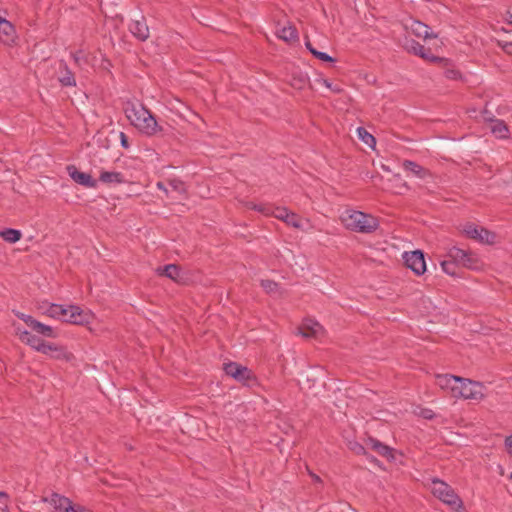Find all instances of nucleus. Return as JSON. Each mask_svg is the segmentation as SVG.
Returning a JSON list of instances; mask_svg holds the SVG:
<instances>
[{"label":"nucleus","instance_id":"13","mask_svg":"<svg viewBox=\"0 0 512 512\" xmlns=\"http://www.w3.org/2000/svg\"><path fill=\"white\" fill-rule=\"evenodd\" d=\"M298 330L305 338H318L323 334V327L318 322L311 319L305 320Z\"/></svg>","mask_w":512,"mask_h":512},{"label":"nucleus","instance_id":"7","mask_svg":"<svg viewBox=\"0 0 512 512\" xmlns=\"http://www.w3.org/2000/svg\"><path fill=\"white\" fill-rule=\"evenodd\" d=\"M53 507V512H89L82 506H74L71 500L65 496L53 493L50 498H44Z\"/></svg>","mask_w":512,"mask_h":512},{"label":"nucleus","instance_id":"38","mask_svg":"<svg viewBox=\"0 0 512 512\" xmlns=\"http://www.w3.org/2000/svg\"><path fill=\"white\" fill-rule=\"evenodd\" d=\"M14 314L19 318L21 319L22 321H24L31 329L33 328L34 326V323L36 322V319H34L32 316L30 315H27V314H24L22 312H19V311H15Z\"/></svg>","mask_w":512,"mask_h":512},{"label":"nucleus","instance_id":"39","mask_svg":"<svg viewBox=\"0 0 512 512\" xmlns=\"http://www.w3.org/2000/svg\"><path fill=\"white\" fill-rule=\"evenodd\" d=\"M71 56L77 66H81L82 63L87 62V58L82 51L73 52L71 53Z\"/></svg>","mask_w":512,"mask_h":512},{"label":"nucleus","instance_id":"40","mask_svg":"<svg viewBox=\"0 0 512 512\" xmlns=\"http://www.w3.org/2000/svg\"><path fill=\"white\" fill-rule=\"evenodd\" d=\"M320 82L325 86L327 87L328 89H330L332 92L334 93H340L342 91V88L338 85H333L329 80L327 79H321Z\"/></svg>","mask_w":512,"mask_h":512},{"label":"nucleus","instance_id":"10","mask_svg":"<svg viewBox=\"0 0 512 512\" xmlns=\"http://www.w3.org/2000/svg\"><path fill=\"white\" fill-rule=\"evenodd\" d=\"M448 257L463 267L470 269L477 268V259L473 255L458 247H452L448 252Z\"/></svg>","mask_w":512,"mask_h":512},{"label":"nucleus","instance_id":"14","mask_svg":"<svg viewBox=\"0 0 512 512\" xmlns=\"http://www.w3.org/2000/svg\"><path fill=\"white\" fill-rule=\"evenodd\" d=\"M129 30L140 41L149 38V28L143 16L140 19L132 20L129 24Z\"/></svg>","mask_w":512,"mask_h":512},{"label":"nucleus","instance_id":"22","mask_svg":"<svg viewBox=\"0 0 512 512\" xmlns=\"http://www.w3.org/2000/svg\"><path fill=\"white\" fill-rule=\"evenodd\" d=\"M60 73L58 80L63 86H75L76 80L73 72L69 69L67 64L64 61H60Z\"/></svg>","mask_w":512,"mask_h":512},{"label":"nucleus","instance_id":"6","mask_svg":"<svg viewBox=\"0 0 512 512\" xmlns=\"http://www.w3.org/2000/svg\"><path fill=\"white\" fill-rule=\"evenodd\" d=\"M224 371L228 376L245 385L250 386L256 382V377L253 372L247 367L242 366L236 362L226 363L224 365Z\"/></svg>","mask_w":512,"mask_h":512},{"label":"nucleus","instance_id":"34","mask_svg":"<svg viewBox=\"0 0 512 512\" xmlns=\"http://www.w3.org/2000/svg\"><path fill=\"white\" fill-rule=\"evenodd\" d=\"M261 287L269 294L277 293L279 290V285L273 280H261Z\"/></svg>","mask_w":512,"mask_h":512},{"label":"nucleus","instance_id":"30","mask_svg":"<svg viewBox=\"0 0 512 512\" xmlns=\"http://www.w3.org/2000/svg\"><path fill=\"white\" fill-rule=\"evenodd\" d=\"M357 135L361 139L363 143H365L369 147H374L376 144L375 137L370 134L365 128L358 127L357 128Z\"/></svg>","mask_w":512,"mask_h":512},{"label":"nucleus","instance_id":"55","mask_svg":"<svg viewBox=\"0 0 512 512\" xmlns=\"http://www.w3.org/2000/svg\"><path fill=\"white\" fill-rule=\"evenodd\" d=\"M509 478H510V480H512V473L510 474Z\"/></svg>","mask_w":512,"mask_h":512},{"label":"nucleus","instance_id":"16","mask_svg":"<svg viewBox=\"0 0 512 512\" xmlns=\"http://www.w3.org/2000/svg\"><path fill=\"white\" fill-rule=\"evenodd\" d=\"M15 28L10 21L0 16V40L9 44L14 41Z\"/></svg>","mask_w":512,"mask_h":512},{"label":"nucleus","instance_id":"27","mask_svg":"<svg viewBox=\"0 0 512 512\" xmlns=\"http://www.w3.org/2000/svg\"><path fill=\"white\" fill-rule=\"evenodd\" d=\"M50 357L56 360H64L66 362H69L74 358L71 352L67 351L65 347L60 345L53 347V352H51Z\"/></svg>","mask_w":512,"mask_h":512},{"label":"nucleus","instance_id":"29","mask_svg":"<svg viewBox=\"0 0 512 512\" xmlns=\"http://www.w3.org/2000/svg\"><path fill=\"white\" fill-rule=\"evenodd\" d=\"M21 232L16 229L7 228L0 231V237L8 243H16L21 239Z\"/></svg>","mask_w":512,"mask_h":512},{"label":"nucleus","instance_id":"52","mask_svg":"<svg viewBox=\"0 0 512 512\" xmlns=\"http://www.w3.org/2000/svg\"><path fill=\"white\" fill-rule=\"evenodd\" d=\"M312 477L315 481H320V478L317 475H312Z\"/></svg>","mask_w":512,"mask_h":512},{"label":"nucleus","instance_id":"8","mask_svg":"<svg viewBox=\"0 0 512 512\" xmlns=\"http://www.w3.org/2000/svg\"><path fill=\"white\" fill-rule=\"evenodd\" d=\"M466 235L484 244H495L497 242L496 233L483 227H477L474 224H467L464 228Z\"/></svg>","mask_w":512,"mask_h":512},{"label":"nucleus","instance_id":"23","mask_svg":"<svg viewBox=\"0 0 512 512\" xmlns=\"http://www.w3.org/2000/svg\"><path fill=\"white\" fill-rule=\"evenodd\" d=\"M99 180L106 184H122L126 182L124 175L116 171H102Z\"/></svg>","mask_w":512,"mask_h":512},{"label":"nucleus","instance_id":"24","mask_svg":"<svg viewBox=\"0 0 512 512\" xmlns=\"http://www.w3.org/2000/svg\"><path fill=\"white\" fill-rule=\"evenodd\" d=\"M156 272L160 276H165V277H167L169 279H172L174 281H178L179 274H180V269L175 264H168V265H166L164 267H158L156 269Z\"/></svg>","mask_w":512,"mask_h":512},{"label":"nucleus","instance_id":"47","mask_svg":"<svg viewBox=\"0 0 512 512\" xmlns=\"http://www.w3.org/2000/svg\"><path fill=\"white\" fill-rule=\"evenodd\" d=\"M502 48L507 54L512 55V42L505 43Z\"/></svg>","mask_w":512,"mask_h":512},{"label":"nucleus","instance_id":"12","mask_svg":"<svg viewBox=\"0 0 512 512\" xmlns=\"http://www.w3.org/2000/svg\"><path fill=\"white\" fill-rule=\"evenodd\" d=\"M273 216L279 220L284 221L286 224L294 227V228H301V218L293 213L290 212L285 207H275V211H273Z\"/></svg>","mask_w":512,"mask_h":512},{"label":"nucleus","instance_id":"11","mask_svg":"<svg viewBox=\"0 0 512 512\" xmlns=\"http://www.w3.org/2000/svg\"><path fill=\"white\" fill-rule=\"evenodd\" d=\"M69 176L78 184L87 188H96L97 181L88 173L79 171L74 165L67 166Z\"/></svg>","mask_w":512,"mask_h":512},{"label":"nucleus","instance_id":"54","mask_svg":"<svg viewBox=\"0 0 512 512\" xmlns=\"http://www.w3.org/2000/svg\"><path fill=\"white\" fill-rule=\"evenodd\" d=\"M510 23L512 24V15L510 16Z\"/></svg>","mask_w":512,"mask_h":512},{"label":"nucleus","instance_id":"28","mask_svg":"<svg viewBox=\"0 0 512 512\" xmlns=\"http://www.w3.org/2000/svg\"><path fill=\"white\" fill-rule=\"evenodd\" d=\"M32 330L37 332L38 334L48 337V338H56L57 337V333L51 326L45 325L37 320L34 323Z\"/></svg>","mask_w":512,"mask_h":512},{"label":"nucleus","instance_id":"33","mask_svg":"<svg viewBox=\"0 0 512 512\" xmlns=\"http://www.w3.org/2000/svg\"><path fill=\"white\" fill-rule=\"evenodd\" d=\"M168 184L171 188V192H175L179 195L186 194V186L185 183L179 179H171L168 181Z\"/></svg>","mask_w":512,"mask_h":512},{"label":"nucleus","instance_id":"2","mask_svg":"<svg viewBox=\"0 0 512 512\" xmlns=\"http://www.w3.org/2000/svg\"><path fill=\"white\" fill-rule=\"evenodd\" d=\"M344 226L359 233H372L379 227V221L376 217L361 211L347 210L341 216Z\"/></svg>","mask_w":512,"mask_h":512},{"label":"nucleus","instance_id":"32","mask_svg":"<svg viewBox=\"0 0 512 512\" xmlns=\"http://www.w3.org/2000/svg\"><path fill=\"white\" fill-rule=\"evenodd\" d=\"M308 83V78L306 75L299 73L298 75H294L290 81V84L293 88L301 90Z\"/></svg>","mask_w":512,"mask_h":512},{"label":"nucleus","instance_id":"15","mask_svg":"<svg viewBox=\"0 0 512 512\" xmlns=\"http://www.w3.org/2000/svg\"><path fill=\"white\" fill-rule=\"evenodd\" d=\"M407 49L413 52L415 55H418L421 58L428 60L430 62L442 61L441 58L433 56L430 49L425 48L418 42L411 41L410 44H407Z\"/></svg>","mask_w":512,"mask_h":512},{"label":"nucleus","instance_id":"43","mask_svg":"<svg viewBox=\"0 0 512 512\" xmlns=\"http://www.w3.org/2000/svg\"><path fill=\"white\" fill-rule=\"evenodd\" d=\"M350 448L356 454H365V447L359 443H353Z\"/></svg>","mask_w":512,"mask_h":512},{"label":"nucleus","instance_id":"51","mask_svg":"<svg viewBox=\"0 0 512 512\" xmlns=\"http://www.w3.org/2000/svg\"><path fill=\"white\" fill-rule=\"evenodd\" d=\"M48 303H43L39 309L42 310V313L44 314V311H48V306H46Z\"/></svg>","mask_w":512,"mask_h":512},{"label":"nucleus","instance_id":"19","mask_svg":"<svg viewBox=\"0 0 512 512\" xmlns=\"http://www.w3.org/2000/svg\"><path fill=\"white\" fill-rule=\"evenodd\" d=\"M402 167L406 172H409L420 179H425L431 175L428 169L410 160H405L402 163Z\"/></svg>","mask_w":512,"mask_h":512},{"label":"nucleus","instance_id":"35","mask_svg":"<svg viewBox=\"0 0 512 512\" xmlns=\"http://www.w3.org/2000/svg\"><path fill=\"white\" fill-rule=\"evenodd\" d=\"M457 265L458 264L455 263L454 261H452L451 259L444 260L441 262V267H442L443 271L446 274L451 275V276H455L457 274V272H456Z\"/></svg>","mask_w":512,"mask_h":512},{"label":"nucleus","instance_id":"18","mask_svg":"<svg viewBox=\"0 0 512 512\" xmlns=\"http://www.w3.org/2000/svg\"><path fill=\"white\" fill-rule=\"evenodd\" d=\"M17 334L19 335V339L31 346L33 349H35L36 351H40L41 350V347L44 343V340H42L41 338H39L38 336L36 335H33L32 333L26 331V330H21L20 328H17Z\"/></svg>","mask_w":512,"mask_h":512},{"label":"nucleus","instance_id":"49","mask_svg":"<svg viewBox=\"0 0 512 512\" xmlns=\"http://www.w3.org/2000/svg\"><path fill=\"white\" fill-rule=\"evenodd\" d=\"M305 46H306V48L309 50V52H310V53H311V49H315V48L312 46V44H311V42H310L309 40H306V41H305Z\"/></svg>","mask_w":512,"mask_h":512},{"label":"nucleus","instance_id":"9","mask_svg":"<svg viewBox=\"0 0 512 512\" xmlns=\"http://www.w3.org/2000/svg\"><path fill=\"white\" fill-rule=\"evenodd\" d=\"M405 264L410 268L416 275H422L426 271V262L424 254L420 250L405 252L404 253Z\"/></svg>","mask_w":512,"mask_h":512},{"label":"nucleus","instance_id":"25","mask_svg":"<svg viewBox=\"0 0 512 512\" xmlns=\"http://www.w3.org/2000/svg\"><path fill=\"white\" fill-rule=\"evenodd\" d=\"M491 132L498 138L505 139L509 136V129L503 120H493L491 124Z\"/></svg>","mask_w":512,"mask_h":512},{"label":"nucleus","instance_id":"46","mask_svg":"<svg viewBox=\"0 0 512 512\" xmlns=\"http://www.w3.org/2000/svg\"><path fill=\"white\" fill-rule=\"evenodd\" d=\"M120 138H121V145L124 148H128L129 144H128L127 136L123 132H121L120 133Z\"/></svg>","mask_w":512,"mask_h":512},{"label":"nucleus","instance_id":"36","mask_svg":"<svg viewBox=\"0 0 512 512\" xmlns=\"http://www.w3.org/2000/svg\"><path fill=\"white\" fill-rule=\"evenodd\" d=\"M46 306H48V311H44V314L48 317L58 319L59 313L62 312V305L52 303Z\"/></svg>","mask_w":512,"mask_h":512},{"label":"nucleus","instance_id":"53","mask_svg":"<svg viewBox=\"0 0 512 512\" xmlns=\"http://www.w3.org/2000/svg\"><path fill=\"white\" fill-rule=\"evenodd\" d=\"M403 187L406 189H409L408 185L406 183H403Z\"/></svg>","mask_w":512,"mask_h":512},{"label":"nucleus","instance_id":"5","mask_svg":"<svg viewBox=\"0 0 512 512\" xmlns=\"http://www.w3.org/2000/svg\"><path fill=\"white\" fill-rule=\"evenodd\" d=\"M91 318L92 315L90 312L82 310L77 305H70L68 307L62 306V312L59 313L58 320L83 325L89 323Z\"/></svg>","mask_w":512,"mask_h":512},{"label":"nucleus","instance_id":"41","mask_svg":"<svg viewBox=\"0 0 512 512\" xmlns=\"http://www.w3.org/2000/svg\"><path fill=\"white\" fill-rule=\"evenodd\" d=\"M444 75L446 78L452 79V80H457L461 76L460 72L455 69H446L444 72Z\"/></svg>","mask_w":512,"mask_h":512},{"label":"nucleus","instance_id":"31","mask_svg":"<svg viewBox=\"0 0 512 512\" xmlns=\"http://www.w3.org/2000/svg\"><path fill=\"white\" fill-rule=\"evenodd\" d=\"M247 208L256 210L266 216H273V211H275V207L268 204H255L253 202L247 203Z\"/></svg>","mask_w":512,"mask_h":512},{"label":"nucleus","instance_id":"20","mask_svg":"<svg viewBox=\"0 0 512 512\" xmlns=\"http://www.w3.org/2000/svg\"><path fill=\"white\" fill-rule=\"evenodd\" d=\"M458 376L450 374H439L436 376V384L443 390L448 391L451 396L453 395L454 386L458 385Z\"/></svg>","mask_w":512,"mask_h":512},{"label":"nucleus","instance_id":"45","mask_svg":"<svg viewBox=\"0 0 512 512\" xmlns=\"http://www.w3.org/2000/svg\"><path fill=\"white\" fill-rule=\"evenodd\" d=\"M505 444H506L508 453L510 455H512V435L506 438Z\"/></svg>","mask_w":512,"mask_h":512},{"label":"nucleus","instance_id":"1","mask_svg":"<svg viewBox=\"0 0 512 512\" xmlns=\"http://www.w3.org/2000/svg\"><path fill=\"white\" fill-rule=\"evenodd\" d=\"M124 112L130 123L146 136H156L163 131L153 114L141 103L127 101Z\"/></svg>","mask_w":512,"mask_h":512},{"label":"nucleus","instance_id":"44","mask_svg":"<svg viewBox=\"0 0 512 512\" xmlns=\"http://www.w3.org/2000/svg\"><path fill=\"white\" fill-rule=\"evenodd\" d=\"M8 495L5 492H0V510L7 507Z\"/></svg>","mask_w":512,"mask_h":512},{"label":"nucleus","instance_id":"4","mask_svg":"<svg viewBox=\"0 0 512 512\" xmlns=\"http://www.w3.org/2000/svg\"><path fill=\"white\" fill-rule=\"evenodd\" d=\"M456 386L453 388L454 398L479 400L484 396V387L481 383L458 377Z\"/></svg>","mask_w":512,"mask_h":512},{"label":"nucleus","instance_id":"26","mask_svg":"<svg viewBox=\"0 0 512 512\" xmlns=\"http://www.w3.org/2000/svg\"><path fill=\"white\" fill-rule=\"evenodd\" d=\"M277 36L285 42H292L298 39V33L295 27L285 26L282 27L278 32Z\"/></svg>","mask_w":512,"mask_h":512},{"label":"nucleus","instance_id":"37","mask_svg":"<svg viewBox=\"0 0 512 512\" xmlns=\"http://www.w3.org/2000/svg\"><path fill=\"white\" fill-rule=\"evenodd\" d=\"M311 54L321 61L332 63L335 62V59L329 56L327 53L318 51L316 49H311Z\"/></svg>","mask_w":512,"mask_h":512},{"label":"nucleus","instance_id":"42","mask_svg":"<svg viewBox=\"0 0 512 512\" xmlns=\"http://www.w3.org/2000/svg\"><path fill=\"white\" fill-rule=\"evenodd\" d=\"M53 347H56V344L47 343L44 341V343L41 347V350L39 352L50 356L51 352H53Z\"/></svg>","mask_w":512,"mask_h":512},{"label":"nucleus","instance_id":"50","mask_svg":"<svg viewBox=\"0 0 512 512\" xmlns=\"http://www.w3.org/2000/svg\"><path fill=\"white\" fill-rule=\"evenodd\" d=\"M48 303H43L39 309L42 310V313L44 314V311H48V306H46Z\"/></svg>","mask_w":512,"mask_h":512},{"label":"nucleus","instance_id":"21","mask_svg":"<svg viewBox=\"0 0 512 512\" xmlns=\"http://www.w3.org/2000/svg\"><path fill=\"white\" fill-rule=\"evenodd\" d=\"M409 28L411 32L419 38L427 39L436 37V35L432 33L431 28L420 21H412Z\"/></svg>","mask_w":512,"mask_h":512},{"label":"nucleus","instance_id":"3","mask_svg":"<svg viewBox=\"0 0 512 512\" xmlns=\"http://www.w3.org/2000/svg\"><path fill=\"white\" fill-rule=\"evenodd\" d=\"M432 494L451 509L458 511L462 508V500L455 493L454 489L446 482L433 478L430 483Z\"/></svg>","mask_w":512,"mask_h":512},{"label":"nucleus","instance_id":"48","mask_svg":"<svg viewBox=\"0 0 512 512\" xmlns=\"http://www.w3.org/2000/svg\"><path fill=\"white\" fill-rule=\"evenodd\" d=\"M156 186L158 189L164 191L167 196H169V190L165 187L163 182H158Z\"/></svg>","mask_w":512,"mask_h":512},{"label":"nucleus","instance_id":"17","mask_svg":"<svg viewBox=\"0 0 512 512\" xmlns=\"http://www.w3.org/2000/svg\"><path fill=\"white\" fill-rule=\"evenodd\" d=\"M366 445H367V447L374 450L380 456H383L387 459L394 458L393 449L390 448L389 446L383 444L382 442H380L379 440H377L375 438H371V437L368 438L366 441Z\"/></svg>","mask_w":512,"mask_h":512}]
</instances>
